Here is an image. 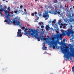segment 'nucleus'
I'll use <instances>...</instances> for the list:
<instances>
[{"instance_id": "nucleus-51", "label": "nucleus", "mask_w": 74, "mask_h": 74, "mask_svg": "<svg viewBox=\"0 0 74 74\" xmlns=\"http://www.w3.org/2000/svg\"><path fill=\"white\" fill-rule=\"evenodd\" d=\"M3 0V1H5V0Z\"/></svg>"}, {"instance_id": "nucleus-30", "label": "nucleus", "mask_w": 74, "mask_h": 74, "mask_svg": "<svg viewBox=\"0 0 74 74\" xmlns=\"http://www.w3.org/2000/svg\"><path fill=\"white\" fill-rule=\"evenodd\" d=\"M63 8V7H62V5H60V8Z\"/></svg>"}, {"instance_id": "nucleus-19", "label": "nucleus", "mask_w": 74, "mask_h": 74, "mask_svg": "<svg viewBox=\"0 0 74 74\" xmlns=\"http://www.w3.org/2000/svg\"><path fill=\"white\" fill-rule=\"evenodd\" d=\"M37 39L38 41H40V39L38 37H37Z\"/></svg>"}, {"instance_id": "nucleus-33", "label": "nucleus", "mask_w": 74, "mask_h": 74, "mask_svg": "<svg viewBox=\"0 0 74 74\" xmlns=\"http://www.w3.org/2000/svg\"><path fill=\"white\" fill-rule=\"evenodd\" d=\"M22 7H23V6L21 5L20 6V8H22Z\"/></svg>"}, {"instance_id": "nucleus-40", "label": "nucleus", "mask_w": 74, "mask_h": 74, "mask_svg": "<svg viewBox=\"0 0 74 74\" xmlns=\"http://www.w3.org/2000/svg\"><path fill=\"white\" fill-rule=\"evenodd\" d=\"M24 10L25 11V12H26V10L25 9H24Z\"/></svg>"}, {"instance_id": "nucleus-48", "label": "nucleus", "mask_w": 74, "mask_h": 74, "mask_svg": "<svg viewBox=\"0 0 74 74\" xmlns=\"http://www.w3.org/2000/svg\"><path fill=\"white\" fill-rule=\"evenodd\" d=\"M69 45H71V44H69Z\"/></svg>"}, {"instance_id": "nucleus-12", "label": "nucleus", "mask_w": 74, "mask_h": 74, "mask_svg": "<svg viewBox=\"0 0 74 74\" xmlns=\"http://www.w3.org/2000/svg\"><path fill=\"white\" fill-rule=\"evenodd\" d=\"M61 26H63V28H65L66 27V26L64 24H61Z\"/></svg>"}, {"instance_id": "nucleus-4", "label": "nucleus", "mask_w": 74, "mask_h": 74, "mask_svg": "<svg viewBox=\"0 0 74 74\" xmlns=\"http://www.w3.org/2000/svg\"><path fill=\"white\" fill-rule=\"evenodd\" d=\"M29 30L31 33L32 32V33L31 34L32 36H33L34 37H36L37 36H38V34L37 33L38 32L37 30L31 29H29Z\"/></svg>"}, {"instance_id": "nucleus-44", "label": "nucleus", "mask_w": 74, "mask_h": 74, "mask_svg": "<svg viewBox=\"0 0 74 74\" xmlns=\"http://www.w3.org/2000/svg\"><path fill=\"white\" fill-rule=\"evenodd\" d=\"M60 28H62V26H60Z\"/></svg>"}, {"instance_id": "nucleus-16", "label": "nucleus", "mask_w": 74, "mask_h": 74, "mask_svg": "<svg viewBox=\"0 0 74 74\" xmlns=\"http://www.w3.org/2000/svg\"><path fill=\"white\" fill-rule=\"evenodd\" d=\"M60 23H61V20H59L58 23V25H60Z\"/></svg>"}, {"instance_id": "nucleus-29", "label": "nucleus", "mask_w": 74, "mask_h": 74, "mask_svg": "<svg viewBox=\"0 0 74 74\" xmlns=\"http://www.w3.org/2000/svg\"><path fill=\"white\" fill-rule=\"evenodd\" d=\"M63 41L64 42H66V40H65V39H63Z\"/></svg>"}, {"instance_id": "nucleus-45", "label": "nucleus", "mask_w": 74, "mask_h": 74, "mask_svg": "<svg viewBox=\"0 0 74 74\" xmlns=\"http://www.w3.org/2000/svg\"><path fill=\"white\" fill-rule=\"evenodd\" d=\"M6 3H8V1H6Z\"/></svg>"}, {"instance_id": "nucleus-52", "label": "nucleus", "mask_w": 74, "mask_h": 74, "mask_svg": "<svg viewBox=\"0 0 74 74\" xmlns=\"http://www.w3.org/2000/svg\"><path fill=\"white\" fill-rule=\"evenodd\" d=\"M73 8H74V6H73Z\"/></svg>"}, {"instance_id": "nucleus-28", "label": "nucleus", "mask_w": 74, "mask_h": 74, "mask_svg": "<svg viewBox=\"0 0 74 74\" xmlns=\"http://www.w3.org/2000/svg\"><path fill=\"white\" fill-rule=\"evenodd\" d=\"M22 29H23V30H24L25 29V27H22Z\"/></svg>"}, {"instance_id": "nucleus-53", "label": "nucleus", "mask_w": 74, "mask_h": 74, "mask_svg": "<svg viewBox=\"0 0 74 74\" xmlns=\"http://www.w3.org/2000/svg\"><path fill=\"white\" fill-rule=\"evenodd\" d=\"M38 19H39V17H38Z\"/></svg>"}, {"instance_id": "nucleus-50", "label": "nucleus", "mask_w": 74, "mask_h": 74, "mask_svg": "<svg viewBox=\"0 0 74 74\" xmlns=\"http://www.w3.org/2000/svg\"><path fill=\"white\" fill-rule=\"evenodd\" d=\"M65 1H68V0H64Z\"/></svg>"}, {"instance_id": "nucleus-7", "label": "nucleus", "mask_w": 74, "mask_h": 74, "mask_svg": "<svg viewBox=\"0 0 74 74\" xmlns=\"http://www.w3.org/2000/svg\"><path fill=\"white\" fill-rule=\"evenodd\" d=\"M18 32L17 36V37H22V35L21 34L22 32H21V29H19L18 30Z\"/></svg>"}, {"instance_id": "nucleus-8", "label": "nucleus", "mask_w": 74, "mask_h": 74, "mask_svg": "<svg viewBox=\"0 0 74 74\" xmlns=\"http://www.w3.org/2000/svg\"><path fill=\"white\" fill-rule=\"evenodd\" d=\"M7 9V6L6 5L5 6H4V8L3 9L2 8H1L0 9V14L1 15L2 14V12H3V11H4V10Z\"/></svg>"}, {"instance_id": "nucleus-42", "label": "nucleus", "mask_w": 74, "mask_h": 74, "mask_svg": "<svg viewBox=\"0 0 74 74\" xmlns=\"http://www.w3.org/2000/svg\"><path fill=\"white\" fill-rule=\"evenodd\" d=\"M40 8H43V7L42 6H40Z\"/></svg>"}, {"instance_id": "nucleus-47", "label": "nucleus", "mask_w": 74, "mask_h": 74, "mask_svg": "<svg viewBox=\"0 0 74 74\" xmlns=\"http://www.w3.org/2000/svg\"><path fill=\"white\" fill-rule=\"evenodd\" d=\"M56 27H58V25H56Z\"/></svg>"}, {"instance_id": "nucleus-10", "label": "nucleus", "mask_w": 74, "mask_h": 74, "mask_svg": "<svg viewBox=\"0 0 74 74\" xmlns=\"http://www.w3.org/2000/svg\"><path fill=\"white\" fill-rule=\"evenodd\" d=\"M45 28L46 30H49V29H50V27H49V25H48L46 26Z\"/></svg>"}, {"instance_id": "nucleus-25", "label": "nucleus", "mask_w": 74, "mask_h": 74, "mask_svg": "<svg viewBox=\"0 0 74 74\" xmlns=\"http://www.w3.org/2000/svg\"><path fill=\"white\" fill-rule=\"evenodd\" d=\"M28 30L27 29L25 28V30H24L25 32H27V31Z\"/></svg>"}, {"instance_id": "nucleus-23", "label": "nucleus", "mask_w": 74, "mask_h": 74, "mask_svg": "<svg viewBox=\"0 0 74 74\" xmlns=\"http://www.w3.org/2000/svg\"><path fill=\"white\" fill-rule=\"evenodd\" d=\"M48 38H43V40H48Z\"/></svg>"}, {"instance_id": "nucleus-26", "label": "nucleus", "mask_w": 74, "mask_h": 74, "mask_svg": "<svg viewBox=\"0 0 74 74\" xmlns=\"http://www.w3.org/2000/svg\"><path fill=\"white\" fill-rule=\"evenodd\" d=\"M24 14H25V15H27V13L26 12H24Z\"/></svg>"}, {"instance_id": "nucleus-13", "label": "nucleus", "mask_w": 74, "mask_h": 74, "mask_svg": "<svg viewBox=\"0 0 74 74\" xmlns=\"http://www.w3.org/2000/svg\"><path fill=\"white\" fill-rule=\"evenodd\" d=\"M20 13H21V14H22V15H23L24 14V12H23V11L22 10H21Z\"/></svg>"}, {"instance_id": "nucleus-2", "label": "nucleus", "mask_w": 74, "mask_h": 74, "mask_svg": "<svg viewBox=\"0 0 74 74\" xmlns=\"http://www.w3.org/2000/svg\"><path fill=\"white\" fill-rule=\"evenodd\" d=\"M6 10H4L3 11L5 14H6L5 15V16H5V17L7 18H6V20L4 21V22H7V23H8V24H10V23H12V21L10 19V18H9V17H8L10 16V12H9V11Z\"/></svg>"}, {"instance_id": "nucleus-32", "label": "nucleus", "mask_w": 74, "mask_h": 74, "mask_svg": "<svg viewBox=\"0 0 74 74\" xmlns=\"http://www.w3.org/2000/svg\"><path fill=\"white\" fill-rule=\"evenodd\" d=\"M57 14H60V12L58 11V12H57Z\"/></svg>"}, {"instance_id": "nucleus-37", "label": "nucleus", "mask_w": 74, "mask_h": 74, "mask_svg": "<svg viewBox=\"0 0 74 74\" xmlns=\"http://www.w3.org/2000/svg\"><path fill=\"white\" fill-rule=\"evenodd\" d=\"M41 28H44V26H43V25H42V26H41Z\"/></svg>"}, {"instance_id": "nucleus-46", "label": "nucleus", "mask_w": 74, "mask_h": 74, "mask_svg": "<svg viewBox=\"0 0 74 74\" xmlns=\"http://www.w3.org/2000/svg\"><path fill=\"white\" fill-rule=\"evenodd\" d=\"M74 0H71V1H74Z\"/></svg>"}, {"instance_id": "nucleus-31", "label": "nucleus", "mask_w": 74, "mask_h": 74, "mask_svg": "<svg viewBox=\"0 0 74 74\" xmlns=\"http://www.w3.org/2000/svg\"><path fill=\"white\" fill-rule=\"evenodd\" d=\"M14 13H16V14H17V11L15 10L14 11Z\"/></svg>"}, {"instance_id": "nucleus-20", "label": "nucleus", "mask_w": 74, "mask_h": 74, "mask_svg": "<svg viewBox=\"0 0 74 74\" xmlns=\"http://www.w3.org/2000/svg\"><path fill=\"white\" fill-rule=\"evenodd\" d=\"M55 22H56V20H55V19H54L53 21L52 22V23H55Z\"/></svg>"}, {"instance_id": "nucleus-38", "label": "nucleus", "mask_w": 74, "mask_h": 74, "mask_svg": "<svg viewBox=\"0 0 74 74\" xmlns=\"http://www.w3.org/2000/svg\"><path fill=\"white\" fill-rule=\"evenodd\" d=\"M41 23H38L39 25H41Z\"/></svg>"}, {"instance_id": "nucleus-6", "label": "nucleus", "mask_w": 74, "mask_h": 74, "mask_svg": "<svg viewBox=\"0 0 74 74\" xmlns=\"http://www.w3.org/2000/svg\"><path fill=\"white\" fill-rule=\"evenodd\" d=\"M49 12L48 11H46L45 12V13L43 14V18H45V20H47L48 19L49 17V15L48 13Z\"/></svg>"}, {"instance_id": "nucleus-9", "label": "nucleus", "mask_w": 74, "mask_h": 74, "mask_svg": "<svg viewBox=\"0 0 74 74\" xmlns=\"http://www.w3.org/2000/svg\"><path fill=\"white\" fill-rule=\"evenodd\" d=\"M70 52L73 53V56H74V50L73 48H71L70 49Z\"/></svg>"}, {"instance_id": "nucleus-39", "label": "nucleus", "mask_w": 74, "mask_h": 74, "mask_svg": "<svg viewBox=\"0 0 74 74\" xmlns=\"http://www.w3.org/2000/svg\"><path fill=\"white\" fill-rule=\"evenodd\" d=\"M11 14H14V12H13V11L11 12Z\"/></svg>"}, {"instance_id": "nucleus-18", "label": "nucleus", "mask_w": 74, "mask_h": 74, "mask_svg": "<svg viewBox=\"0 0 74 74\" xmlns=\"http://www.w3.org/2000/svg\"><path fill=\"white\" fill-rule=\"evenodd\" d=\"M58 3V1L57 0H55L54 1V3L53 4H54V3Z\"/></svg>"}, {"instance_id": "nucleus-11", "label": "nucleus", "mask_w": 74, "mask_h": 74, "mask_svg": "<svg viewBox=\"0 0 74 74\" xmlns=\"http://www.w3.org/2000/svg\"><path fill=\"white\" fill-rule=\"evenodd\" d=\"M54 12L53 11L50 10L49 11V12H48L49 13V14H53V13Z\"/></svg>"}, {"instance_id": "nucleus-55", "label": "nucleus", "mask_w": 74, "mask_h": 74, "mask_svg": "<svg viewBox=\"0 0 74 74\" xmlns=\"http://www.w3.org/2000/svg\"><path fill=\"white\" fill-rule=\"evenodd\" d=\"M56 25H57V24H56Z\"/></svg>"}, {"instance_id": "nucleus-5", "label": "nucleus", "mask_w": 74, "mask_h": 74, "mask_svg": "<svg viewBox=\"0 0 74 74\" xmlns=\"http://www.w3.org/2000/svg\"><path fill=\"white\" fill-rule=\"evenodd\" d=\"M61 50L62 51L63 53H64L65 54L64 55H65V57H66L68 59V58H69L70 56V53H67L66 55V52H67V50H65V49H63V47L61 48Z\"/></svg>"}, {"instance_id": "nucleus-54", "label": "nucleus", "mask_w": 74, "mask_h": 74, "mask_svg": "<svg viewBox=\"0 0 74 74\" xmlns=\"http://www.w3.org/2000/svg\"><path fill=\"white\" fill-rule=\"evenodd\" d=\"M61 0V1H63V0Z\"/></svg>"}, {"instance_id": "nucleus-41", "label": "nucleus", "mask_w": 74, "mask_h": 74, "mask_svg": "<svg viewBox=\"0 0 74 74\" xmlns=\"http://www.w3.org/2000/svg\"><path fill=\"white\" fill-rule=\"evenodd\" d=\"M39 16H41V14H39Z\"/></svg>"}, {"instance_id": "nucleus-43", "label": "nucleus", "mask_w": 74, "mask_h": 74, "mask_svg": "<svg viewBox=\"0 0 74 74\" xmlns=\"http://www.w3.org/2000/svg\"><path fill=\"white\" fill-rule=\"evenodd\" d=\"M38 1V0H35V1L36 2V1Z\"/></svg>"}, {"instance_id": "nucleus-17", "label": "nucleus", "mask_w": 74, "mask_h": 74, "mask_svg": "<svg viewBox=\"0 0 74 74\" xmlns=\"http://www.w3.org/2000/svg\"><path fill=\"white\" fill-rule=\"evenodd\" d=\"M45 43H44V45H43V47H42L43 49H44V47H45Z\"/></svg>"}, {"instance_id": "nucleus-21", "label": "nucleus", "mask_w": 74, "mask_h": 74, "mask_svg": "<svg viewBox=\"0 0 74 74\" xmlns=\"http://www.w3.org/2000/svg\"><path fill=\"white\" fill-rule=\"evenodd\" d=\"M72 71L73 72H74V66L72 67Z\"/></svg>"}, {"instance_id": "nucleus-22", "label": "nucleus", "mask_w": 74, "mask_h": 74, "mask_svg": "<svg viewBox=\"0 0 74 74\" xmlns=\"http://www.w3.org/2000/svg\"><path fill=\"white\" fill-rule=\"evenodd\" d=\"M17 13H20L21 12V10H19L17 11Z\"/></svg>"}, {"instance_id": "nucleus-49", "label": "nucleus", "mask_w": 74, "mask_h": 74, "mask_svg": "<svg viewBox=\"0 0 74 74\" xmlns=\"http://www.w3.org/2000/svg\"><path fill=\"white\" fill-rule=\"evenodd\" d=\"M43 29H42V31H43Z\"/></svg>"}, {"instance_id": "nucleus-27", "label": "nucleus", "mask_w": 74, "mask_h": 74, "mask_svg": "<svg viewBox=\"0 0 74 74\" xmlns=\"http://www.w3.org/2000/svg\"><path fill=\"white\" fill-rule=\"evenodd\" d=\"M51 10H53V9H54V8H53V7H51Z\"/></svg>"}, {"instance_id": "nucleus-15", "label": "nucleus", "mask_w": 74, "mask_h": 74, "mask_svg": "<svg viewBox=\"0 0 74 74\" xmlns=\"http://www.w3.org/2000/svg\"><path fill=\"white\" fill-rule=\"evenodd\" d=\"M7 10H8V11H11V8H10L9 7H8V8L7 9Z\"/></svg>"}, {"instance_id": "nucleus-3", "label": "nucleus", "mask_w": 74, "mask_h": 74, "mask_svg": "<svg viewBox=\"0 0 74 74\" xmlns=\"http://www.w3.org/2000/svg\"><path fill=\"white\" fill-rule=\"evenodd\" d=\"M21 19V17L15 16L13 20H12L13 23L17 26H21V22L19 20Z\"/></svg>"}, {"instance_id": "nucleus-36", "label": "nucleus", "mask_w": 74, "mask_h": 74, "mask_svg": "<svg viewBox=\"0 0 74 74\" xmlns=\"http://www.w3.org/2000/svg\"><path fill=\"white\" fill-rule=\"evenodd\" d=\"M34 14H35V15H36L37 14V12H35Z\"/></svg>"}, {"instance_id": "nucleus-14", "label": "nucleus", "mask_w": 74, "mask_h": 74, "mask_svg": "<svg viewBox=\"0 0 74 74\" xmlns=\"http://www.w3.org/2000/svg\"><path fill=\"white\" fill-rule=\"evenodd\" d=\"M57 11H58L57 10L55 11L53 13V14H54V15H56V14H57Z\"/></svg>"}, {"instance_id": "nucleus-34", "label": "nucleus", "mask_w": 74, "mask_h": 74, "mask_svg": "<svg viewBox=\"0 0 74 74\" xmlns=\"http://www.w3.org/2000/svg\"><path fill=\"white\" fill-rule=\"evenodd\" d=\"M32 16H34V13H32Z\"/></svg>"}, {"instance_id": "nucleus-1", "label": "nucleus", "mask_w": 74, "mask_h": 74, "mask_svg": "<svg viewBox=\"0 0 74 74\" xmlns=\"http://www.w3.org/2000/svg\"><path fill=\"white\" fill-rule=\"evenodd\" d=\"M56 38H57L56 41L55 40H53L51 41V42L49 41L48 44L49 45H52L53 48V49H55V48L57 46L58 43L60 44V42L59 41V36H56Z\"/></svg>"}, {"instance_id": "nucleus-24", "label": "nucleus", "mask_w": 74, "mask_h": 74, "mask_svg": "<svg viewBox=\"0 0 74 74\" xmlns=\"http://www.w3.org/2000/svg\"><path fill=\"white\" fill-rule=\"evenodd\" d=\"M25 33H24L25 35H27V34H28V33H27V32H25Z\"/></svg>"}, {"instance_id": "nucleus-35", "label": "nucleus", "mask_w": 74, "mask_h": 74, "mask_svg": "<svg viewBox=\"0 0 74 74\" xmlns=\"http://www.w3.org/2000/svg\"><path fill=\"white\" fill-rule=\"evenodd\" d=\"M45 50H47V47H45Z\"/></svg>"}]
</instances>
